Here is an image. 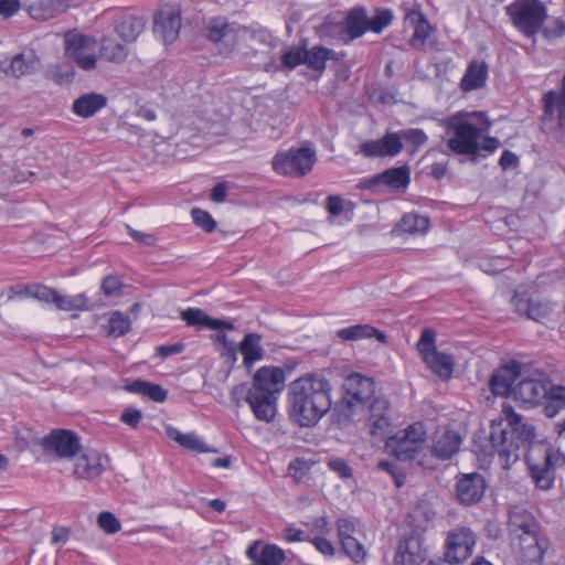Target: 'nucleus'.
Masks as SVG:
<instances>
[{
  "instance_id": "nucleus-29",
  "label": "nucleus",
  "mask_w": 565,
  "mask_h": 565,
  "mask_svg": "<svg viewBox=\"0 0 565 565\" xmlns=\"http://www.w3.org/2000/svg\"><path fill=\"white\" fill-rule=\"evenodd\" d=\"M462 444L461 435L452 429L437 434L431 447V454L441 460L450 459L458 452Z\"/></svg>"
},
{
  "instance_id": "nucleus-43",
  "label": "nucleus",
  "mask_w": 565,
  "mask_h": 565,
  "mask_svg": "<svg viewBox=\"0 0 565 565\" xmlns=\"http://www.w3.org/2000/svg\"><path fill=\"white\" fill-rule=\"evenodd\" d=\"M54 305L57 309L63 311H82L88 308L87 298L84 294L67 296L57 291Z\"/></svg>"
},
{
  "instance_id": "nucleus-42",
  "label": "nucleus",
  "mask_w": 565,
  "mask_h": 565,
  "mask_svg": "<svg viewBox=\"0 0 565 565\" xmlns=\"http://www.w3.org/2000/svg\"><path fill=\"white\" fill-rule=\"evenodd\" d=\"M333 57L334 52L332 50L322 46H313L311 50H306L305 64L315 71L322 72L326 67V62Z\"/></svg>"
},
{
  "instance_id": "nucleus-37",
  "label": "nucleus",
  "mask_w": 565,
  "mask_h": 565,
  "mask_svg": "<svg viewBox=\"0 0 565 565\" xmlns=\"http://www.w3.org/2000/svg\"><path fill=\"white\" fill-rule=\"evenodd\" d=\"M345 30L349 39H356L369 30V19L363 8H353L345 18Z\"/></svg>"
},
{
  "instance_id": "nucleus-31",
  "label": "nucleus",
  "mask_w": 565,
  "mask_h": 565,
  "mask_svg": "<svg viewBox=\"0 0 565 565\" xmlns=\"http://www.w3.org/2000/svg\"><path fill=\"white\" fill-rule=\"evenodd\" d=\"M107 104V98L97 93H88L79 96L73 102V113L82 118L93 117L97 111L104 108Z\"/></svg>"
},
{
  "instance_id": "nucleus-14",
  "label": "nucleus",
  "mask_w": 565,
  "mask_h": 565,
  "mask_svg": "<svg viewBox=\"0 0 565 565\" xmlns=\"http://www.w3.org/2000/svg\"><path fill=\"white\" fill-rule=\"evenodd\" d=\"M41 445L46 455L60 459L74 458L82 449L79 437L66 429L53 430L43 437Z\"/></svg>"
},
{
  "instance_id": "nucleus-15",
  "label": "nucleus",
  "mask_w": 565,
  "mask_h": 565,
  "mask_svg": "<svg viewBox=\"0 0 565 565\" xmlns=\"http://www.w3.org/2000/svg\"><path fill=\"white\" fill-rule=\"evenodd\" d=\"M548 382L550 379L543 373H536L521 380L512 391L514 399L529 406L539 404L547 397Z\"/></svg>"
},
{
  "instance_id": "nucleus-19",
  "label": "nucleus",
  "mask_w": 565,
  "mask_h": 565,
  "mask_svg": "<svg viewBox=\"0 0 565 565\" xmlns=\"http://www.w3.org/2000/svg\"><path fill=\"white\" fill-rule=\"evenodd\" d=\"M403 149L397 132H386L381 139L363 142L356 153L366 158L395 157Z\"/></svg>"
},
{
  "instance_id": "nucleus-44",
  "label": "nucleus",
  "mask_w": 565,
  "mask_h": 565,
  "mask_svg": "<svg viewBox=\"0 0 565 565\" xmlns=\"http://www.w3.org/2000/svg\"><path fill=\"white\" fill-rule=\"evenodd\" d=\"M544 110L546 115H553L556 110L559 128L565 127V99L557 98L555 92L551 90L544 95Z\"/></svg>"
},
{
  "instance_id": "nucleus-30",
  "label": "nucleus",
  "mask_w": 565,
  "mask_h": 565,
  "mask_svg": "<svg viewBox=\"0 0 565 565\" xmlns=\"http://www.w3.org/2000/svg\"><path fill=\"white\" fill-rule=\"evenodd\" d=\"M370 417L369 427L374 436H384L391 425V419L387 415L388 402L383 397L373 399L369 406Z\"/></svg>"
},
{
  "instance_id": "nucleus-9",
  "label": "nucleus",
  "mask_w": 565,
  "mask_h": 565,
  "mask_svg": "<svg viewBox=\"0 0 565 565\" xmlns=\"http://www.w3.org/2000/svg\"><path fill=\"white\" fill-rule=\"evenodd\" d=\"M316 161V150L310 146H302L279 151L273 158L271 166L280 175L300 178L312 170Z\"/></svg>"
},
{
  "instance_id": "nucleus-36",
  "label": "nucleus",
  "mask_w": 565,
  "mask_h": 565,
  "mask_svg": "<svg viewBox=\"0 0 565 565\" xmlns=\"http://www.w3.org/2000/svg\"><path fill=\"white\" fill-rule=\"evenodd\" d=\"M338 338L344 341H356L375 337L380 342H385L386 335L370 324H354L337 331Z\"/></svg>"
},
{
  "instance_id": "nucleus-62",
  "label": "nucleus",
  "mask_w": 565,
  "mask_h": 565,
  "mask_svg": "<svg viewBox=\"0 0 565 565\" xmlns=\"http://www.w3.org/2000/svg\"><path fill=\"white\" fill-rule=\"evenodd\" d=\"M127 230L131 238L135 239L136 242H139L148 246L154 244L156 238L152 234L142 233L140 231L134 230L129 225H127Z\"/></svg>"
},
{
  "instance_id": "nucleus-34",
  "label": "nucleus",
  "mask_w": 565,
  "mask_h": 565,
  "mask_svg": "<svg viewBox=\"0 0 565 565\" xmlns=\"http://www.w3.org/2000/svg\"><path fill=\"white\" fill-rule=\"evenodd\" d=\"M167 436L184 449L195 452H209L210 448L194 433L183 434L178 428L169 425L166 427Z\"/></svg>"
},
{
  "instance_id": "nucleus-22",
  "label": "nucleus",
  "mask_w": 565,
  "mask_h": 565,
  "mask_svg": "<svg viewBox=\"0 0 565 565\" xmlns=\"http://www.w3.org/2000/svg\"><path fill=\"white\" fill-rule=\"evenodd\" d=\"M129 44L120 40L111 31L106 30L99 39V58L114 64L125 62L129 55Z\"/></svg>"
},
{
  "instance_id": "nucleus-3",
  "label": "nucleus",
  "mask_w": 565,
  "mask_h": 565,
  "mask_svg": "<svg viewBox=\"0 0 565 565\" xmlns=\"http://www.w3.org/2000/svg\"><path fill=\"white\" fill-rule=\"evenodd\" d=\"M332 385L322 375L306 374L288 387L289 416L300 427L315 426L331 408Z\"/></svg>"
},
{
  "instance_id": "nucleus-32",
  "label": "nucleus",
  "mask_w": 565,
  "mask_h": 565,
  "mask_svg": "<svg viewBox=\"0 0 565 565\" xmlns=\"http://www.w3.org/2000/svg\"><path fill=\"white\" fill-rule=\"evenodd\" d=\"M39 58L33 51L22 52L11 58L10 65L6 70V73L13 77L20 78L35 72L39 67Z\"/></svg>"
},
{
  "instance_id": "nucleus-17",
  "label": "nucleus",
  "mask_w": 565,
  "mask_h": 565,
  "mask_svg": "<svg viewBox=\"0 0 565 565\" xmlns=\"http://www.w3.org/2000/svg\"><path fill=\"white\" fill-rule=\"evenodd\" d=\"M426 559L424 540L419 533L412 532L399 541L394 565H422Z\"/></svg>"
},
{
  "instance_id": "nucleus-18",
  "label": "nucleus",
  "mask_w": 565,
  "mask_h": 565,
  "mask_svg": "<svg viewBox=\"0 0 565 565\" xmlns=\"http://www.w3.org/2000/svg\"><path fill=\"white\" fill-rule=\"evenodd\" d=\"M405 23L413 29V35L409 39L412 47L425 51L433 44L431 26L425 15L416 9L408 10L405 13Z\"/></svg>"
},
{
  "instance_id": "nucleus-26",
  "label": "nucleus",
  "mask_w": 565,
  "mask_h": 565,
  "mask_svg": "<svg viewBox=\"0 0 565 565\" xmlns=\"http://www.w3.org/2000/svg\"><path fill=\"white\" fill-rule=\"evenodd\" d=\"M234 324L230 320L214 318V335L222 345L221 359L227 365V372L237 360L236 344L234 339H228L225 331H233Z\"/></svg>"
},
{
  "instance_id": "nucleus-41",
  "label": "nucleus",
  "mask_w": 565,
  "mask_h": 565,
  "mask_svg": "<svg viewBox=\"0 0 565 565\" xmlns=\"http://www.w3.org/2000/svg\"><path fill=\"white\" fill-rule=\"evenodd\" d=\"M429 227V220L418 214H405L398 223L399 231L408 234H424Z\"/></svg>"
},
{
  "instance_id": "nucleus-55",
  "label": "nucleus",
  "mask_w": 565,
  "mask_h": 565,
  "mask_svg": "<svg viewBox=\"0 0 565 565\" xmlns=\"http://www.w3.org/2000/svg\"><path fill=\"white\" fill-rule=\"evenodd\" d=\"M122 282L118 276L109 275L104 278L102 290L107 297H115L120 294Z\"/></svg>"
},
{
  "instance_id": "nucleus-5",
  "label": "nucleus",
  "mask_w": 565,
  "mask_h": 565,
  "mask_svg": "<svg viewBox=\"0 0 565 565\" xmlns=\"http://www.w3.org/2000/svg\"><path fill=\"white\" fill-rule=\"evenodd\" d=\"M508 530L512 544L524 562L539 563L548 547V540L525 507L514 505L509 511Z\"/></svg>"
},
{
  "instance_id": "nucleus-2",
  "label": "nucleus",
  "mask_w": 565,
  "mask_h": 565,
  "mask_svg": "<svg viewBox=\"0 0 565 565\" xmlns=\"http://www.w3.org/2000/svg\"><path fill=\"white\" fill-rule=\"evenodd\" d=\"M492 122L483 111H458L444 120L447 147L456 154L479 156L494 152L501 142L488 136Z\"/></svg>"
},
{
  "instance_id": "nucleus-33",
  "label": "nucleus",
  "mask_w": 565,
  "mask_h": 565,
  "mask_svg": "<svg viewBox=\"0 0 565 565\" xmlns=\"http://www.w3.org/2000/svg\"><path fill=\"white\" fill-rule=\"evenodd\" d=\"M488 78V66L484 62L472 61L461 78L460 87L463 92L479 89L484 86Z\"/></svg>"
},
{
  "instance_id": "nucleus-40",
  "label": "nucleus",
  "mask_w": 565,
  "mask_h": 565,
  "mask_svg": "<svg viewBox=\"0 0 565 565\" xmlns=\"http://www.w3.org/2000/svg\"><path fill=\"white\" fill-rule=\"evenodd\" d=\"M381 184L391 189H405L411 180L409 169L407 167L391 168L380 173Z\"/></svg>"
},
{
  "instance_id": "nucleus-58",
  "label": "nucleus",
  "mask_w": 565,
  "mask_h": 565,
  "mask_svg": "<svg viewBox=\"0 0 565 565\" xmlns=\"http://www.w3.org/2000/svg\"><path fill=\"white\" fill-rule=\"evenodd\" d=\"M337 532H338V539L339 542L353 537L355 533V525L352 521L349 519H339L337 521Z\"/></svg>"
},
{
  "instance_id": "nucleus-27",
  "label": "nucleus",
  "mask_w": 565,
  "mask_h": 565,
  "mask_svg": "<svg viewBox=\"0 0 565 565\" xmlns=\"http://www.w3.org/2000/svg\"><path fill=\"white\" fill-rule=\"evenodd\" d=\"M105 471L102 456L95 450H88L77 457L74 466V476L83 480H93Z\"/></svg>"
},
{
  "instance_id": "nucleus-49",
  "label": "nucleus",
  "mask_w": 565,
  "mask_h": 565,
  "mask_svg": "<svg viewBox=\"0 0 565 565\" xmlns=\"http://www.w3.org/2000/svg\"><path fill=\"white\" fill-rule=\"evenodd\" d=\"M397 136L399 137L401 143H403V141H405L406 145L412 147L414 150H416L419 147H422L423 145H425L428 140V137L424 132V130L418 129V128L401 130L397 132Z\"/></svg>"
},
{
  "instance_id": "nucleus-60",
  "label": "nucleus",
  "mask_w": 565,
  "mask_h": 565,
  "mask_svg": "<svg viewBox=\"0 0 565 565\" xmlns=\"http://www.w3.org/2000/svg\"><path fill=\"white\" fill-rule=\"evenodd\" d=\"M21 8L19 0H0V15L10 18Z\"/></svg>"
},
{
  "instance_id": "nucleus-23",
  "label": "nucleus",
  "mask_w": 565,
  "mask_h": 565,
  "mask_svg": "<svg viewBox=\"0 0 565 565\" xmlns=\"http://www.w3.org/2000/svg\"><path fill=\"white\" fill-rule=\"evenodd\" d=\"M246 556L252 565H281L285 561V552L274 544H264L254 541L246 550Z\"/></svg>"
},
{
  "instance_id": "nucleus-64",
  "label": "nucleus",
  "mask_w": 565,
  "mask_h": 565,
  "mask_svg": "<svg viewBox=\"0 0 565 565\" xmlns=\"http://www.w3.org/2000/svg\"><path fill=\"white\" fill-rule=\"evenodd\" d=\"M184 345L181 343L161 345L157 348L158 354L161 358H168L174 354H179L183 351Z\"/></svg>"
},
{
  "instance_id": "nucleus-13",
  "label": "nucleus",
  "mask_w": 565,
  "mask_h": 565,
  "mask_svg": "<svg viewBox=\"0 0 565 565\" xmlns=\"http://www.w3.org/2000/svg\"><path fill=\"white\" fill-rule=\"evenodd\" d=\"M181 25L182 19L179 6L168 3L154 15L153 33L167 46L179 39Z\"/></svg>"
},
{
  "instance_id": "nucleus-25",
  "label": "nucleus",
  "mask_w": 565,
  "mask_h": 565,
  "mask_svg": "<svg viewBox=\"0 0 565 565\" xmlns=\"http://www.w3.org/2000/svg\"><path fill=\"white\" fill-rule=\"evenodd\" d=\"M521 373V365L512 361L502 365L491 376L490 388L494 395L508 396L511 393L512 384Z\"/></svg>"
},
{
  "instance_id": "nucleus-52",
  "label": "nucleus",
  "mask_w": 565,
  "mask_h": 565,
  "mask_svg": "<svg viewBox=\"0 0 565 565\" xmlns=\"http://www.w3.org/2000/svg\"><path fill=\"white\" fill-rule=\"evenodd\" d=\"M306 50L294 47L286 51L281 57L282 65L287 68H295L300 64H305Z\"/></svg>"
},
{
  "instance_id": "nucleus-11",
  "label": "nucleus",
  "mask_w": 565,
  "mask_h": 565,
  "mask_svg": "<svg viewBox=\"0 0 565 565\" xmlns=\"http://www.w3.org/2000/svg\"><path fill=\"white\" fill-rule=\"evenodd\" d=\"M435 342V331L424 329L417 343V350L425 364L440 379L447 380L452 373V361L446 353L437 351Z\"/></svg>"
},
{
  "instance_id": "nucleus-39",
  "label": "nucleus",
  "mask_w": 565,
  "mask_h": 565,
  "mask_svg": "<svg viewBox=\"0 0 565 565\" xmlns=\"http://www.w3.org/2000/svg\"><path fill=\"white\" fill-rule=\"evenodd\" d=\"M56 292V289L46 287L44 285L31 284L20 286L15 291V295L20 298H34L42 302L54 303Z\"/></svg>"
},
{
  "instance_id": "nucleus-12",
  "label": "nucleus",
  "mask_w": 565,
  "mask_h": 565,
  "mask_svg": "<svg viewBox=\"0 0 565 565\" xmlns=\"http://www.w3.org/2000/svg\"><path fill=\"white\" fill-rule=\"evenodd\" d=\"M476 535L467 526H458L448 532L446 539L445 561L449 564L465 562L473 552Z\"/></svg>"
},
{
  "instance_id": "nucleus-45",
  "label": "nucleus",
  "mask_w": 565,
  "mask_h": 565,
  "mask_svg": "<svg viewBox=\"0 0 565 565\" xmlns=\"http://www.w3.org/2000/svg\"><path fill=\"white\" fill-rule=\"evenodd\" d=\"M546 398L550 401V404L545 407L546 415L554 416L557 413V408L565 407V386L553 385L550 381Z\"/></svg>"
},
{
  "instance_id": "nucleus-48",
  "label": "nucleus",
  "mask_w": 565,
  "mask_h": 565,
  "mask_svg": "<svg viewBox=\"0 0 565 565\" xmlns=\"http://www.w3.org/2000/svg\"><path fill=\"white\" fill-rule=\"evenodd\" d=\"M238 196V189L235 183L222 181L214 184V203L234 202Z\"/></svg>"
},
{
  "instance_id": "nucleus-10",
  "label": "nucleus",
  "mask_w": 565,
  "mask_h": 565,
  "mask_svg": "<svg viewBox=\"0 0 565 565\" xmlns=\"http://www.w3.org/2000/svg\"><path fill=\"white\" fill-rule=\"evenodd\" d=\"M96 39L77 30L67 31L64 34L65 56L83 71H93L97 65V57L93 53Z\"/></svg>"
},
{
  "instance_id": "nucleus-21",
  "label": "nucleus",
  "mask_w": 565,
  "mask_h": 565,
  "mask_svg": "<svg viewBox=\"0 0 565 565\" xmlns=\"http://www.w3.org/2000/svg\"><path fill=\"white\" fill-rule=\"evenodd\" d=\"M239 39V29L234 24H228L224 19H214V53L217 52L222 57L230 56Z\"/></svg>"
},
{
  "instance_id": "nucleus-28",
  "label": "nucleus",
  "mask_w": 565,
  "mask_h": 565,
  "mask_svg": "<svg viewBox=\"0 0 565 565\" xmlns=\"http://www.w3.org/2000/svg\"><path fill=\"white\" fill-rule=\"evenodd\" d=\"M127 44L134 43L145 30L142 18L135 15H121L117 18L113 26L108 29Z\"/></svg>"
},
{
  "instance_id": "nucleus-24",
  "label": "nucleus",
  "mask_w": 565,
  "mask_h": 565,
  "mask_svg": "<svg viewBox=\"0 0 565 565\" xmlns=\"http://www.w3.org/2000/svg\"><path fill=\"white\" fill-rule=\"evenodd\" d=\"M25 10L34 20H49L66 12L70 0H25Z\"/></svg>"
},
{
  "instance_id": "nucleus-6",
  "label": "nucleus",
  "mask_w": 565,
  "mask_h": 565,
  "mask_svg": "<svg viewBox=\"0 0 565 565\" xmlns=\"http://www.w3.org/2000/svg\"><path fill=\"white\" fill-rule=\"evenodd\" d=\"M507 13L513 25L533 40L547 19V9L540 0H515L507 7Z\"/></svg>"
},
{
  "instance_id": "nucleus-59",
  "label": "nucleus",
  "mask_w": 565,
  "mask_h": 565,
  "mask_svg": "<svg viewBox=\"0 0 565 565\" xmlns=\"http://www.w3.org/2000/svg\"><path fill=\"white\" fill-rule=\"evenodd\" d=\"M141 418V411L134 407H127L120 415V420L131 428H136L139 425Z\"/></svg>"
},
{
  "instance_id": "nucleus-57",
  "label": "nucleus",
  "mask_w": 565,
  "mask_h": 565,
  "mask_svg": "<svg viewBox=\"0 0 565 565\" xmlns=\"http://www.w3.org/2000/svg\"><path fill=\"white\" fill-rule=\"evenodd\" d=\"M191 216L198 226L202 227L209 233L212 232V216L207 212L201 209H192Z\"/></svg>"
},
{
  "instance_id": "nucleus-16",
  "label": "nucleus",
  "mask_w": 565,
  "mask_h": 565,
  "mask_svg": "<svg viewBox=\"0 0 565 565\" xmlns=\"http://www.w3.org/2000/svg\"><path fill=\"white\" fill-rule=\"evenodd\" d=\"M512 305L515 311L526 316L536 322L546 323L552 320L555 303L541 298H526L523 295L515 294L512 298Z\"/></svg>"
},
{
  "instance_id": "nucleus-46",
  "label": "nucleus",
  "mask_w": 565,
  "mask_h": 565,
  "mask_svg": "<svg viewBox=\"0 0 565 565\" xmlns=\"http://www.w3.org/2000/svg\"><path fill=\"white\" fill-rule=\"evenodd\" d=\"M181 318L186 322L188 326L212 329V317L206 315L202 309L188 308L182 310Z\"/></svg>"
},
{
  "instance_id": "nucleus-38",
  "label": "nucleus",
  "mask_w": 565,
  "mask_h": 565,
  "mask_svg": "<svg viewBox=\"0 0 565 565\" xmlns=\"http://www.w3.org/2000/svg\"><path fill=\"white\" fill-rule=\"evenodd\" d=\"M130 393L140 394L153 402L162 403L167 399L168 392L160 385L137 380L126 386Z\"/></svg>"
},
{
  "instance_id": "nucleus-54",
  "label": "nucleus",
  "mask_w": 565,
  "mask_h": 565,
  "mask_svg": "<svg viewBox=\"0 0 565 565\" xmlns=\"http://www.w3.org/2000/svg\"><path fill=\"white\" fill-rule=\"evenodd\" d=\"M393 19V14L390 10L379 11L372 19L369 20V30L380 33L386 28Z\"/></svg>"
},
{
  "instance_id": "nucleus-56",
  "label": "nucleus",
  "mask_w": 565,
  "mask_h": 565,
  "mask_svg": "<svg viewBox=\"0 0 565 565\" xmlns=\"http://www.w3.org/2000/svg\"><path fill=\"white\" fill-rule=\"evenodd\" d=\"M327 466L335 472L340 478L347 479L352 477V469L342 458H330Z\"/></svg>"
},
{
  "instance_id": "nucleus-35",
  "label": "nucleus",
  "mask_w": 565,
  "mask_h": 565,
  "mask_svg": "<svg viewBox=\"0 0 565 565\" xmlns=\"http://www.w3.org/2000/svg\"><path fill=\"white\" fill-rule=\"evenodd\" d=\"M239 351L243 355V363L249 370L255 362L263 359L264 351L260 345V337L255 333H248L239 344Z\"/></svg>"
},
{
  "instance_id": "nucleus-7",
  "label": "nucleus",
  "mask_w": 565,
  "mask_h": 565,
  "mask_svg": "<svg viewBox=\"0 0 565 565\" xmlns=\"http://www.w3.org/2000/svg\"><path fill=\"white\" fill-rule=\"evenodd\" d=\"M343 397L340 403V411L345 418H353L366 407L375 392L372 379L352 373L345 377L343 383Z\"/></svg>"
},
{
  "instance_id": "nucleus-51",
  "label": "nucleus",
  "mask_w": 565,
  "mask_h": 565,
  "mask_svg": "<svg viewBox=\"0 0 565 565\" xmlns=\"http://www.w3.org/2000/svg\"><path fill=\"white\" fill-rule=\"evenodd\" d=\"M98 526L107 534H115L120 531V521L115 516L114 513L104 511L99 513L97 518Z\"/></svg>"
},
{
  "instance_id": "nucleus-61",
  "label": "nucleus",
  "mask_w": 565,
  "mask_h": 565,
  "mask_svg": "<svg viewBox=\"0 0 565 565\" xmlns=\"http://www.w3.org/2000/svg\"><path fill=\"white\" fill-rule=\"evenodd\" d=\"M312 543L316 548L326 556H333L335 553L333 544L324 537H316L312 540Z\"/></svg>"
},
{
  "instance_id": "nucleus-8",
  "label": "nucleus",
  "mask_w": 565,
  "mask_h": 565,
  "mask_svg": "<svg viewBox=\"0 0 565 565\" xmlns=\"http://www.w3.org/2000/svg\"><path fill=\"white\" fill-rule=\"evenodd\" d=\"M426 435L424 424L417 422L388 437L386 448L398 460H412L423 451L426 444Z\"/></svg>"
},
{
  "instance_id": "nucleus-4",
  "label": "nucleus",
  "mask_w": 565,
  "mask_h": 565,
  "mask_svg": "<svg viewBox=\"0 0 565 565\" xmlns=\"http://www.w3.org/2000/svg\"><path fill=\"white\" fill-rule=\"evenodd\" d=\"M285 372L278 366H263L253 376L250 386L241 384L232 390L237 405L246 402L257 419L269 423L277 413V394L284 390Z\"/></svg>"
},
{
  "instance_id": "nucleus-47",
  "label": "nucleus",
  "mask_w": 565,
  "mask_h": 565,
  "mask_svg": "<svg viewBox=\"0 0 565 565\" xmlns=\"http://www.w3.org/2000/svg\"><path fill=\"white\" fill-rule=\"evenodd\" d=\"M342 551L354 563L359 564L366 558V550L364 545L354 536L340 542Z\"/></svg>"
},
{
  "instance_id": "nucleus-63",
  "label": "nucleus",
  "mask_w": 565,
  "mask_h": 565,
  "mask_svg": "<svg viewBox=\"0 0 565 565\" xmlns=\"http://www.w3.org/2000/svg\"><path fill=\"white\" fill-rule=\"evenodd\" d=\"M327 210L333 216L340 215L342 210H343V201H342V199L340 196H337V195L328 196V199H327Z\"/></svg>"
},
{
  "instance_id": "nucleus-53",
  "label": "nucleus",
  "mask_w": 565,
  "mask_h": 565,
  "mask_svg": "<svg viewBox=\"0 0 565 565\" xmlns=\"http://www.w3.org/2000/svg\"><path fill=\"white\" fill-rule=\"evenodd\" d=\"M540 32L548 40L562 38L565 34V21L557 18L547 25L543 24Z\"/></svg>"
},
{
  "instance_id": "nucleus-20",
  "label": "nucleus",
  "mask_w": 565,
  "mask_h": 565,
  "mask_svg": "<svg viewBox=\"0 0 565 565\" xmlns=\"http://www.w3.org/2000/svg\"><path fill=\"white\" fill-rule=\"evenodd\" d=\"M486 490L484 478L478 473H467L458 478L456 483V495L462 504H473L481 500Z\"/></svg>"
},
{
  "instance_id": "nucleus-1",
  "label": "nucleus",
  "mask_w": 565,
  "mask_h": 565,
  "mask_svg": "<svg viewBox=\"0 0 565 565\" xmlns=\"http://www.w3.org/2000/svg\"><path fill=\"white\" fill-rule=\"evenodd\" d=\"M502 415L508 425L492 424L486 454L497 455L502 468L509 469L520 459L521 450L526 449L525 460L535 484L542 490L551 489L556 469L565 465L564 454L545 443L534 441V427L523 423L510 404L503 403Z\"/></svg>"
},
{
  "instance_id": "nucleus-50",
  "label": "nucleus",
  "mask_w": 565,
  "mask_h": 565,
  "mask_svg": "<svg viewBox=\"0 0 565 565\" xmlns=\"http://www.w3.org/2000/svg\"><path fill=\"white\" fill-rule=\"evenodd\" d=\"M109 334L114 337H121L129 331L130 328V319L128 316L124 315L120 311H115L111 313L109 321Z\"/></svg>"
}]
</instances>
